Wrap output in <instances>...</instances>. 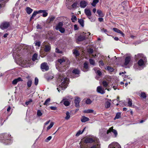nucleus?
<instances>
[{
    "label": "nucleus",
    "instance_id": "obj_39",
    "mask_svg": "<svg viewBox=\"0 0 148 148\" xmlns=\"http://www.w3.org/2000/svg\"><path fill=\"white\" fill-rule=\"evenodd\" d=\"M110 105L111 103L110 102L107 101L106 102L105 106L106 108H108L110 107Z\"/></svg>",
    "mask_w": 148,
    "mask_h": 148
},
{
    "label": "nucleus",
    "instance_id": "obj_63",
    "mask_svg": "<svg viewBox=\"0 0 148 148\" xmlns=\"http://www.w3.org/2000/svg\"><path fill=\"white\" fill-rule=\"evenodd\" d=\"M56 53H62V52L61 51H60L59 50V49H57V48H56Z\"/></svg>",
    "mask_w": 148,
    "mask_h": 148
},
{
    "label": "nucleus",
    "instance_id": "obj_62",
    "mask_svg": "<svg viewBox=\"0 0 148 148\" xmlns=\"http://www.w3.org/2000/svg\"><path fill=\"white\" fill-rule=\"evenodd\" d=\"M41 43V42H36L35 43V45L36 46H37L39 47L40 46Z\"/></svg>",
    "mask_w": 148,
    "mask_h": 148
},
{
    "label": "nucleus",
    "instance_id": "obj_32",
    "mask_svg": "<svg viewBox=\"0 0 148 148\" xmlns=\"http://www.w3.org/2000/svg\"><path fill=\"white\" fill-rule=\"evenodd\" d=\"M99 0H93L91 3L92 5L93 6H95L96 4L99 2Z\"/></svg>",
    "mask_w": 148,
    "mask_h": 148
},
{
    "label": "nucleus",
    "instance_id": "obj_58",
    "mask_svg": "<svg viewBox=\"0 0 148 148\" xmlns=\"http://www.w3.org/2000/svg\"><path fill=\"white\" fill-rule=\"evenodd\" d=\"M89 62L90 63V64L91 65H94V61L93 60L91 59H89Z\"/></svg>",
    "mask_w": 148,
    "mask_h": 148
},
{
    "label": "nucleus",
    "instance_id": "obj_60",
    "mask_svg": "<svg viewBox=\"0 0 148 148\" xmlns=\"http://www.w3.org/2000/svg\"><path fill=\"white\" fill-rule=\"evenodd\" d=\"M88 51L89 53L91 54L93 53V49L90 48L88 49Z\"/></svg>",
    "mask_w": 148,
    "mask_h": 148
},
{
    "label": "nucleus",
    "instance_id": "obj_9",
    "mask_svg": "<svg viewBox=\"0 0 148 148\" xmlns=\"http://www.w3.org/2000/svg\"><path fill=\"white\" fill-rule=\"evenodd\" d=\"M56 67L58 71L61 72L64 71L66 70L65 65H56Z\"/></svg>",
    "mask_w": 148,
    "mask_h": 148
},
{
    "label": "nucleus",
    "instance_id": "obj_10",
    "mask_svg": "<svg viewBox=\"0 0 148 148\" xmlns=\"http://www.w3.org/2000/svg\"><path fill=\"white\" fill-rule=\"evenodd\" d=\"M81 101L80 98L78 97H75V104L77 107H79V103Z\"/></svg>",
    "mask_w": 148,
    "mask_h": 148
},
{
    "label": "nucleus",
    "instance_id": "obj_15",
    "mask_svg": "<svg viewBox=\"0 0 148 148\" xmlns=\"http://www.w3.org/2000/svg\"><path fill=\"white\" fill-rule=\"evenodd\" d=\"M88 3L85 1H82L80 2V7L82 8H85L87 5Z\"/></svg>",
    "mask_w": 148,
    "mask_h": 148
},
{
    "label": "nucleus",
    "instance_id": "obj_13",
    "mask_svg": "<svg viewBox=\"0 0 148 148\" xmlns=\"http://www.w3.org/2000/svg\"><path fill=\"white\" fill-rule=\"evenodd\" d=\"M106 130L104 128H103L100 130L99 134L101 136H103L106 134V133L107 134Z\"/></svg>",
    "mask_w": 148,
    "mask_h": 148
},
{
    "label": "nucleus",
    "instance_id": "obj_40",
    "mask_svg": "<svg viewBox=\"0 0 148 148\" xmlns=\"http://www.w3.org/2000/svg\"><path fill=\"white\" fill-rule=\"evenodd\" d=\"M85 102L87 104H90L92 102V101L90 99H87L86 100Z\"/></svg>",
    "mask_w": 148,
    "mask_h": 148
},
{
    "label": "nucleus",
    "instance_id": "obj_48",
    "mask_svg": "<svg viewBox=\"0 0 148 148\" xmlns=\"http://www.w3.org/2000/svg\"><path fill=\"white\" fill-rule=\"evenodd\" d=\"M128 106H129V107L132 106V100L131 99H128Z\"/></svg>",
    "mask_w": 148,
    "mask_h": 148
},
{
    "label": "nucleus",
    "instance_id": "obj_33",
    "mask_svg": "<svg viewBox=\"0 0 148 148\" xmlns=\"http://www.w3.org/2000/svg\"><path fill=\"white\" fill-rule=\"evenodd\" d=\"M121 116V113L120 112L117 113L116 115V116L114 118V120H115L116 119H119Z\"/></svg>",
    "mask_w": 148,
    "mask_h": 148
},
{
    "label": "nucleus",
    "instance_id": "obj_29",
    "mask_svg": "<svg viewBox=\"0 0 148 148\" xmlns=\"http://www.w3.org/2000/svg\"><path fill=\"white\" fill-rule=\"evenodd\" d=\"M89 120V119L85 116H82L81 119V121L82 122H85L86 121H88Z\"/></svg>",
    "mask_w": 148,
    "mask_h": 148
},
{
    "label": "nucleus",
    "instance_id": "obj_37",
    "mask_svg": "<svg viewBox=\"0 0 148 148\" xmlns=\"http://www.w3.org/2000/svg\"><path fill=\"white\" fill-rule=\"evenodd\" d=\"M37 54L36 53H34L32 56V60H33V61H34L36 60H37Z\"/></svg>",
    "mask_w": 148,
    "mask_h": 148
},
{
    "label": "nucleus",
    "instance_id": "obj_52",
    "mask_svg": "<svg viewBox=\"0 0 148 148\" xmlns=\"http://www.w3.org/2000/svg\"><path fill=\"white\" fill-rule=\"evenodd\" d=\"M38 82V79L37 77H35V79L34 84L36 85H37Z\"/></svg>",
    "mask_w": 148,
    "mask_h": 148
},
{
    "label": "nucleus",
    "instance_id": "obj_14",
    "mask_svg": "<svg viewBox=\"0 0 148 148\" xmlns=\"http://www.w3.org/2000/svg\"><path fill=\"white\" fill-rule=\"evenodd\" d=\"M145 65H134L133 68L136 70H140L143 69L145 67Z\"/></svg>",
    "mask_w": 148,
    "mask_h": 148
},
{
    "label": "nucleus",
    "instance_id": "obj_25",
    "mask_svg": "<svg viewBox=\"0 0 148 148\" xmlns=\"http://www.w3.org/2000/svg\"><path fill=\"white\" fill-rule=\"evenodd\" d=\"M63 23L61 22L59 23L56 26L55 29L56 30H58L59 29L62 27Z\"/></svg>",
    "mask_w": 148,
    "mask_h": 148
},
{
    "label": "nucleus",
    "instance_id": "obj_41",
    "mask_svg": "<svg viewBox=\"0 0 148 148\" xmlns=\"http://www.w3.org/2000/svg\"><path fill=\"white\" fill-rule=\"evenodd\" d=\"M32 84V81L31 80H29L27 82V85L28 87L31 86Z\"/></svg>",
    "mask_w": 148,
    "mask_h": 148
},
{
    "label": "nucleus",
    "instance_id": "obj_16",
    "mask_svg": "<svg viewBox=\"0 0 148 148\" xmlns=\"http://www.w3.org/2000/svg\"><path fill=\"white\" fill-rule=\"evenodd\" d=\"M51 50V47L50 45H45L44 50L45 52H48Z\"/></svg>",
    "mask_w": 148,
    "mask_h": 148
},
{
    "label": "nucleus",
    "instance_id": "obj_31",
    "mask_svg": "<svg viewBox=\"0 0 148 148\" xmlns=\"http://www.w3.org/2000/svg\"><path fill=\"white\" fill-rule=\"evenodd\" d=\"M86 127H84L82 132H81V130H79L76 134V136H78L80 134H82L85 130V129H86Z\"/></svg>",
    "mask_w": 148,
    "mask_h": 148
},
{
    "label": "nucleus",
    "instance_id": "obj_44",
    "mask_svg": "<svg viewBox=\"0 0 148 148\" xmlns=\"http://www.w3.org/2000/svg\"><path fill=\"white\" fill-rule=\"evenodd\" d=\"M54 123L53 122H51L50 125L47 128V131L50 129L53 126Z\"/></svg>",
    "mask_w": 148,
    "mask_h": 148
},
{
    "label": "nucleus",
    "instance_id": "obj_55",
    "mask_svg": "<svg viewBox=\"0 0 148 148\" xmlns=\"http://www.w3.org/2000/svg\"><path fill=\"white\" fill-rule=\"evenodd\" d=\"M42 114V113L41 112V111L40 110H38L37 111V115L38 116H40Z\"/></svg>",
    "mask_w": 148,
    "mask_h": 148
},
{
    "label": "nucleus",
    "instance_id": "obj_26",
    "mask_svg": "<svg viewBox=\"0 0 148 148\" xmlns=\"http://www.w3.org/2000/svg\"><path fill=\"white\" fill-rule=\"evenodd\" d=\"M86 38H87V37H86V35H84L83 36H80L78 38V40L79 41H82L85 40Z\"/></svg>",
    "mask_w": 148,
    "mask_h": 148
},
{
    "label": "nucleus",
    "instance_id": "obj_22",
    "mask_svg": "<svg viewBox=\"0 0 148 148\" xmlns=\"http://www.w3.org/2000/svg\"><path fill=\"white\" fill-rule=\"evenodd\" d=\"M143 55L142 54L138 53L135 56L134 58L136 60H137L139 58H143Z\"/></svg>",
    "mask_w": 148,
    "mask_h": 148
},
{
    "label": "nucleus",
    "instance_id": "obj_35",
    "mask_svg": "<svg viewBox=\"0 0 148 148\" xmlns=\"http://www.w3.org/2000/svg\"><path fill=\"white\" fill-rule=\"evenodd\" d=\"M78 22L81 25L82 27L84 26V20L82 19H79Z\"/></svg>",
    "mask_w": 148,
    "mask_h": 148
},
{
    "label": "nucleus",
    "instance_id": "obj_43",
    "mask_svg": "<svg viewBox=\"0 0 148 148\" xmlns=\"http://www.w3.org/2000/svg\"><path fill=\"white\" fill-rule=\"evenodd\" d=\"M50 98H48L45 101V103H44V104L45 105H47L48 103L50 101Z\"/></svg>",
    "mask_w": 148,
    "mask_h": 148
},
{
    "label": "nucleus",
    "instance_id": "obj_46",
    "mask_svg": "<svg viewBox=\"0 0 148 148\" xmlns=\"http://www.w3.org/2000/svg\"><path fill=\"white\" fill-rule=\"evenodd\" d=\"M44 11L43 12L42 16L43 17H45L47 16L48 13L47 10H44Z\"/></svg>",
    "mask_w": 148,
    "mask_h": 148
},
{
    "label": "nucleus",
    "instance_id": "obj_30",
    "mask_svg": "<svg viewBox=\"0 0 148 148\" xmlns=\"http://www.w3.org/2000/svg\"><path fill=\"white\" fill-rule=\"evenodd\" d=\"M26 11L27 13L28 14H30L33 11V10L29 7H27L26 9Z\"/></svg>",
    "mask_w": 148,
    "mask_h": 148
},
{
    "label": "nucleus",
    "instance_id": "obj_1",
    "mask_svg": "<svg viewBox=\"0 0 148 148\" xmlns=\"http://www.w3.org/2000/svg\"><path fill=\"white\" fill-rule=\"evenodd\" d=\"M81 148H99L100 143L99 140L95 137L86 138L82 140L80 143Z\"/></svg>",
    "mask_w": 148,
    "mask_h": 148
},
{
    "label": "nucleus",
    "instance_id": "obj_24",
    "mask_svg": "<svg viewBox=\"0 0 148 148\" xmlns=\"http://www.w3.org/2000/svg\"><path fill=\"white\" fill-rule=\"evenodd\" d=\"M84 12L87 16H91V13L90 10L86 8L84 10Z\"/></svg>",
    "mask_w": 148,
    "mask_h": 148
},
{
    "label": "nucleus",
    "instance_id": "obj_5",
    "mask_svg": "<svg viewBox=\"0 0 148 148\" xmlns=\"http://www.w3.org/2000/svg\"><path fill=\"white\" fill-rule=\"evenodd\" d=\"M125 55L127 56L125 58L124 65H128L131 61L132 56L130 54H126Z\"/></svg>",
    "mask_w": 148,
    "mask_h": 148
},
{
    "label": "nucleus",
    "instance_id": "obj_18",
    "mask_svg": "<svg viewBox=\"0 0 148 148\" xmlns=\"http://www.w3.org/2000/svg\"><path fill=\"white\" fill-rule=\"evenodd\" d=\"M40 68L42 71L48 70L49 67L48 65H41Z\"/></svg>",
    "mask_w": 148,
    "mask_h": 148
},
{
    "label": "nucleus",
    "instance_id": "obj_54",
    "mask_svg": "<svg viewBox=\"0 0 148 148\" xmlns=\"http://www.w3.org/2000/svg\"><path fill=\"white\" fill-rule=\"evenodd\" d=\"M87 17L90 19L91 21L92 22H93L95 21V19L93 18H92V17L91 16H87Z\"/></svg>",
    "mask_w": 148,
    "mask_h": 148
},
{
    "label": "nucleus",
    "instance_id": "obj_8",
    "mask_svg": "<svg viewBox=\"0 0 148 148\" xmlns=\"http://www.w3.org/2000/svg\"><path fill=\"white\" fill-rule=\"evenodd\" d=\"M10 26L9 23L4 22L1 23L0 26V27L2 29H4L8 28Z\"/></svg>",
    "mask_w": 148,
    "mask_h": 148
},
{
    "label": "nucleus",
    "instance_id": "obj_53",
    "mask_svg": "<svg viewBox=\"0 0 148 148\" xmlns=\"http://www.w3.org/2000/svg\"><path fill=\"white\" fill-rule=\"evenodd\" d=\"M51 136H50L46 138V139L45 140V141L47 142H48L50 140H51Z\"/></svg>",
    "mask_w": 148,
    "mask_h": 148
},
{
    "label": "nucleus",
    "instance_id": "obj_50",
    "mask_svg": "<svg viewBox=\"0 0 148 148\" xmlns=\"http://www.w3.org/2000/svg\"><path fill=\"white\" fill-rule=\"evenodd\" d=\"M102 84L103 86L104 87H106L108 85V83L106 81H104L102 82Z\"/></svg>",
    "mask_w": 148,
    "mask_h": 148
},
{
    "label": "nucleus",
    "instance_id": "obj_47",
    "mask_svg": "<svg viewBox=\"0 0 148 148\" xmlns=\"http://www.w3.org/2000/svg\"><path fill=\"white\" fill-rule=\"evenodd\" d=\"M37 14H38V13H37V11H34L30 19L32 20V19L34 17L36 16V15Z\"/></svg>",
    "mask_w": 148,
    "mask_h": 148
},
{
    "label": "nucleus",
    "instance_id": "obj_38",
    "mask_svg": "<svg viewBox=\"0 0 148 148\" xmlns=\"http://www.w3.org/2000/svg\"><path fill=\"white\" fill-rule=\"evenodd\" d=\"M66 116L65 117V119L66 120H68L69 119L70 117V113L68 111H67L66 112Z\"/></svg>",
    "mask_w": 148,
    "mask_h": 148
},
{
    "label": "nucleus",
    "instance_id": "obj_2",
    "mask_svg": "<svg viewBox=\"0 0 148 148\" xmlns=\"http://www.w3.org/2000/svg\"><path fill=\"white\" fill-rule=\"evenodd\" d=\"M58 80L61 82L57 89L60 92L61 90H64L67 87L69 81V79L63 75H60L58 78Z\"/></svg>",
    "mask_w": 148,
    "mask_h": 148
},
{
    "label": "nucleus",
    "instance_id": "obj_64",
    "mask_svg": "<svg viewBox=\"0 0 148 148\" xmlns=\"http://www.w3.org/2000/svg\"><path fill=\"white\" fill-rule=\"evenodd\" d=\"M50 108L51 110H57V108L56 107H54V106H51L50 107Z\"/></svg>",
    "mask_w": 148,
    "mask_h": 148
},
{
    "label": "nucleus",
    "instance_id": "obj_3",
    "mask_svg": "<svg viewBox=\"0 0 148 148\" xmlns=\"http://www.w3.org/2000/svg\"><path fill=\"white\" fill-rule=\"evenodd\" d=\"M11 135L7 133L2 134L0 135V140L5 144H8L11 143Z\"/></svg>",
    "mask_w": 148,
    "mask_h": 148
},
{
    "label": "nucleus",
    "instance_id": "obj_6",
    "mask_svg": "<svg viewBox=\"0 0 148 148\" xmlns=\"http://www.w3.org/2000/svg\"><path fill=\"white\" fill-rule=\"evenodd\" d=\"M108 148H121V147L118 143L114 142L109 145Z\"/></svg>",
    "mask_w": 148,
    "mask_h": 148
},
{
    "label": "nucleus",
    "instance_id": "obj_17",
    "mask_svg": "<svg viewBox=\"0 0 148 148\" xmlns=\"http://www.w3.org/2000/svg\"><path fill=\"white\" fill-rule=\"evenodd\" d=\"M61 103H63L64 105L66 106H69L70 104L69 101L67 100L64 98H63V100L61 102Z\"/></svg>",
    "mask_w": 148,
    "mask_h": 148
},
{
    "label": "nucleus",
    "instance_id": "obj_49",
    "mask_svg": "<svg viewBox=\"0 0 148 148\" xmlns=\"http://www.w3.org/2000/svg\"><path fill=\"white\" fill-rule=\"evenodd\" d=\"M77 17L73 15L71 18V20L72 22H74L77 20Z\"/></svg>",
    "mask_w": 148,
    "mask_h": 148
},
{
    "label": "nucleus",
    "instance_id": "obj_59",
    "mask_svg": "<svg viewBox=\"0 0 148 148\" xmlns=\"http://www.w3.org/2000/svg\"><path fill=\"white\" fill-rule=\"evenodd\" d=\"M58 30L59 31L62 33H64L65 32L64 29L62 27L59 29Z\"/></svg>",
    "mask_w": 148,
    "mask_h": 148
},
{
    "label": "nucleus",
    "instance_id": "obj_21",
    "mask_svg": "<svg viewBox=\"0 0 148 148\" xmlns=\"http://www.w3.org/2000/svg\"><path fill=\"white\" fill-rule=\"evenodd\" d=\"M81 67L82 70L84 72H86L89 70L88 65H82Z\"/></svg>",
    "mask_w": 148,
    "mask_h": 148
},
{
    "label": "nucleus",
    "instance_id": "obj_23",
    "mask_svg": "<svg viewBox=\"0 0 148 148\" xmlns=\"http://www.w3.org/2000/svg\"><path fill=\"white\" fill-rule=\"evenodd\" d=\"M23 80L21 77H18V78L15 79L12 82V84H13L15 85L17 84V83L20 81H22Z\"/></svg>",
    "mask_w": 148,
    "mask_h": 148
},
{
    "label": "nucleus",
    "instance_id": "obj_56",
    "mask_svg": "<svg viewBox=\"0 0 148 148\" xmlns=\"http://www.w3.org/2000/svg\"><path fill=\"white\" fill-rule=\"evenodd\" d=\"M53 77V75H51L50 76H49L48 77H47L46 78V79L48 81H49V80L52 79Z\"/></svg>",
    "mask_w": 148,
    "mask_h": 148
},
{
    "label": "nucleus",
    "instance_id": "obj_4",
    "mask_svg": "<svg viewBox=\"0 0 148 148\" xmlns=\"http://www.w3.org/2000/svg\"><path fill=\"white\" fill-rule=\"evenodd\" d=\"M58 62L60 64H63L64 62H65L66 64H70V62L67 58L65 57H62L58 60Z\"/></svg>",
    "mask_w": 148,
    "mask_h": 148
},
{
    "label": "nucleus",
    "instance_id": "obj_51",
    "mask_svg": "<svg viewBox=\"0 0 148 148\" xmlns=\"http://www.w3.org/2000/svg\"><path fill=\"white\" fill-rule=\"evenodd\" d=\"M140 97L143 99H145L146 97V95L145 92H142L140 95Z\"/></svg>",
    "mask_w": 148,
    "mask_h": 148
},
{
    "label": "nucleus",
    "instance_id": "obj_42",
    "mask_svg": "<svg viewBox=\"0 0 148 148\" xmlns=\"http://www.w3.org/2000/svg\"><path fill=\"white\" fill-rule=\"evenodd\" d=\"M110 72H112L114 71V69L110 66H108L106 68Z\"/></svg>",
    "mask_w": 148,
    "mask_h": 148
},
{
    "label": "nucleus",
    "instance_id": "obj_11",
    "mask_svg": "<svg viewBox=\"0 0 148 148\" xmlns=\"http://www.w3.org/2000/svg\"><path fill=\"white\" fill-rule=\"evenodd\" d=\"M97 90L98 92L102 94L105 93V92L104 89L102 88L101 86H99L97 87Z\"/></svg>",
    "mask_w": 148,
    "mask_h": 148
},
{
    "label": "nucleus",
    "instance_id": "obj_19",
    "mask_svg": "<svg viewBox=\"0 0 148 148\" xmlns=\"http://www.w3.org/2000/svg\"><path fill=\"white\" fill-rule=\"evenodd\" d=\"M144 60L142 59H140L138 62V65H144L146 64L145 62H146V60L145 59V57L143 58Z\"/></svg>",
    "mask_w": 148,
    "mask_h": 148
},
{
    "label": "nucleus",
    "instance_id": "obj_34",
    "mask_svg": "<svg viewBox=\"0 0 148 148\" xmlns=\"http://www.w3.org/2000/svg\"><path fill=\"white\" fill-rule=\"evenodd\" d=\"M93 112L94 110L92 109H88L84 111V113H92Z\"/></svg>",
    "mask_w": 148,
    "mask_h": 148
},
{
    "label": "nucleus",
    "instance_id": "obj_36",
    "mask_svg": "<svg viewBox=\"0 0 148 148\" xmlns=\"http://www.w3.org/2000/svg\"><path fill=\"white\" fill-rule=\"evenodd\" d=\"M97 13L99 14V16H104V15L102 13L101 11L100 10H97Z\"/></svg>",
    "mask_w": 148,
    "mask_h": 148
},
{
    "label": "nucleus",
    "instance_id": "obj_12",
    "mask_svg": "<svg viewBox=\"0 0 148 148\" xmlns=\"http://www.w3.org/2000/svg\"><path fill=\"white\" fill-rule=\"evenodd\" d=\"M96 73L97 74V76L95 77V78L96 79H98L99 78L102 77V74L100 70H97L96 72Z\"/></svg>",
    "mask_w": 148,
    "mask_h": 148
},
{
    "label": "nucleus",
    "instance_id": "obj_7",
    "mask_svg": "<svg viewBox=\"0 0 148 148\" xmlns=\"http://www.w3.org/2000/svg\"><path fill=\"white\" fill-rule=\"evenodd\" d=\"M111 132H112L114 134V137H117L118 134L116 130L113 129V127H111L109 129L107 130V134H108Z\"/></svg>",
    "mask_w": 148,
    "mask_h": 148
},
{
    "label": "nucleus",
    "instance_id": "obj_45",
    "mask_svg": "<svg viewBox=\"0 0 148 148\" xmlns=\"http://www.w3.org/2000/svg\"><path fill=\"white\" fill-rule=\"evenodd\" d=\"M73 53L76 56H77L79 55V52L76 49L73 51Z\"/></svg>",
    "mask_w": 148,
    "mask_h": 148
},
{
    "label": "nucleus",
    "instance_id": "obj_28",
    "mask_svg": "<svg viewBox=\"0 0 148 148\" xmlns=\"http://www.w3.org/2000/svg\"><path fill=\"white\" fill-rule=\"evenodd\" d=\"M113 29L114 32H117L118 33L122 35L123 36H124V33L123 32H122L120 30L116 28H114Z\"/></svg>",
    "mask_w": 148,
    "mask_h": 148
},
{
    "label": "nucleus",
    "instance_id": "obj_57",
    "mask_svg": "<svg viewBox=\"0 0 148 148\" xmlns=\"http://www.w3.org/2000/svg\"><path fill=\"white\" fill-rule=\"evenodd\" d=\"M32 100L31 99H30L29 101L26 102L25 104L26 105H28L31 102H32Z\"/></svg>",
    "mask_w": 148,
    "mask_h": 148
},
{
    "label": "nucleus",
    "instance_id": "obj_20",
    "mask_svg": "<svg viewBox=\"0 0 148 148\" xmlns=\"http://www.w3.org/2000/svg\"><path fill=\"white\" fill-rule=\"evenodd\" d=\"M72 73L76 75L75 77H78L79 76L78 75L79 74V71L77 69H75L73 71Z\"/></svg>",
    "mask_w": 148,
    "mask_h": 148
},
{
    "label": "nucleus",
    "instance_id": "obj_27",
    "mask_svg": "<svg viewBox=\"0 0 148 148\" xmlns=\"http://www.w3.org/2000/svg\"><path fill=\"white\" fill-rule=\"evenodd\" d=\"M103 60L106 62H111V60H112L111 59H110V58L109 56H108L107 57L106 56H104L103 58Z\"/></svg>",
    "mask_w": 148,
    "mask_h": 148
},
{
    "label": "nucleus",
    "instance_id": "obj_61",
    "mask_svg": "<svg viewBox=\"0 0 148 148\" xmlns=\"http://www.w3.org/2000/svg\"><path fill=\"white\" fill-rule=\"evenodd\" d=\"M77 3H75L72 5V7L73 8H75L77 5Z\"/></svg>",
    "mask_w": 148,
    "mask_h": 148
}]
</instances>
